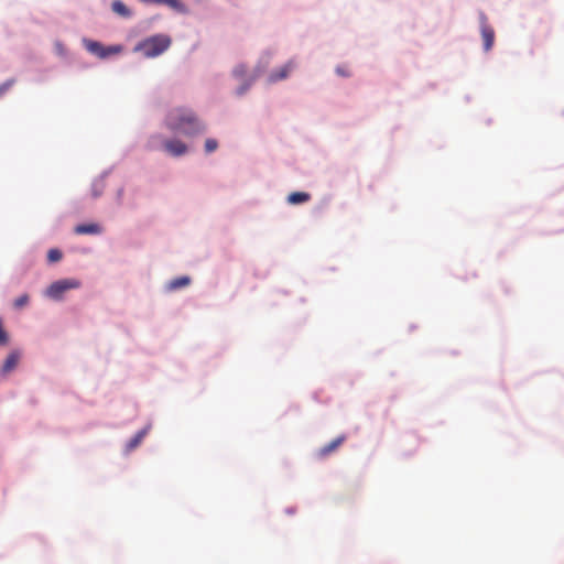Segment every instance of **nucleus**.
Returning a JSON list of instances; mask_svg holds the SVG:
<instances>
[{
	"mask_svg": "<svg viewBox=\"0 0 564 564\" xmlns=\"http://www.w3.org/2000/svg\"><path fill=\"white\" fill-rule=\"evenodd\" d=\"M166 126L171 131L181 132L187 137H194L205 131L204 123L189 109L177 108L166 117Z\"/></svg>",
	"mask_w": 564,
	"mask_h": 564,
	"instance_id": "obj_1",
	"label": "nucleus"
},
{
	"mask_svg": "<svg viewBox=\"0 0 564 564\" xmlns=\"http://www.w3.org/2000/svg\"><path fill=\"white\" fill-rule=\"evenodd\" d=\"M171 45V37L165 34L150 36L135 46L143 56L148 58L156 57L164 53Z\"/></svg>",
	"mask_w": 564,
	"mask_h": 564,
	"instance_id": "obj_2",
	"label": "nucleus"
},
{
	"mask_svg": "<svg viewBox=\"0 0 564 564\" xmlns=\"http://www.w3.org/2000/svg\"><path fill=\"white\" fill-rule=\"evenodd\" d=\"M80 281L76 279H63L52 283L45 291V295L52 300L59 301L65 292L80 288Z\"/></svg>",
	"mask_w": 564,
	"mask_h": 564,
	"instance_id": "obj_3",
	"label": "nucleus"
},
{
	"mask_svg": "<svg viewBox=\"0 0 564 564\" xmlns=\"http://www.w3.org/2000/svg\"><path fill=\"white\" fill-rule=\"evenodd\" d=\"M84 45L89 53L98 56L99 58H107L108 56L119 54L122 51L120 45L104 46L100 42L93 40H85Z\"/></svg>",
	"mask_w": 564,
	"mask_h": 564,
	"instance_id": "obj_4",
	"label": "nucleus"
},
{
	"mask_svg": "<svg viewBox=\"0 0 564 564\" xmlns=\"http://www.w3.org/2000/svg\"><path fill=\"white\" fill-rule=\"evenodd\" d=\"M163 147L164 150L172 156H181L187 152V145L177 139L165 140Z\"/></svg>",
	"mask_w": 564,
	"mask_h": 564,
	"instance_id": "obj_5",
	"label": "nucleus"
},
{
	"mask_svg": "<svg viewBox=\"0 0 564 564\" xmlns=\"http://www.w3.org/2000/svg\"><path fill=\"white\" fill-rule=\"evenodd\" d=\"M480 32L481 37L484 41V48L486 52L491 50L495 41V31L494 29L487 23L486 17H482L481 19V25H480Z\"/></svg>",
	"mask_w": 564,
	"mask_h": 564,
	"instance_id": "obj_6",
	"label": "nucleus"
},
{
	"mask_svg": "<svg viewBox=\"0 0 564 564\" xmlns=\"http://www.w3.org/2000/svg\"><path fill=\"white\" fill-rule=\"evenodd\" d=\"M345 440H346L345 435H340V436L336 437L330 443H328L325 446L321 447L317 451L316 456L318 458L327 457L328 455L334 453L345 442Z\"/></svg>",
	"mask_w": 564,
	"mask_h": 564,
	"instance_id": "obj_7",
	"label": "nucleus"
},
{
	"mask_svg": "<svg viewBox=\"0 0 564 564\" xmlns=\"http://www.w3.org/2000/svg\"><path fill=\"white\" fill-rule=\"evenodd\" d=\"M295 68V63L293 61H289L285 65H283L279 70L273 72L269 79L271 83H275L278 80H282L289 76V74Z\"/></svg>",
	"mask_w": 564,
	"mask_h": 564,
	"instance_id": "obj_8",
	"label": "nucleus"
},
{
	"mask_svg": "<svg viewBox=\"0 0 564 564\" xmlns=\"http://www.w3.org/2000/svg\"><path fill=\"white\" fill-rule=\"evenodd\" d=\"M19 360H20V354L18 351L10 352L2 365V368H1L2 372L8 373V372L12 371L17 367Z\"/></svg>",
	"mask_w": 564,
	"mask_h": 564,
	"instance_id": "obj_9",
	"label": "nucleus"
},
{
	"mask_svg": "<svg viewBox=\"0 0 564 564\" xmlns=\"http://www.w3.org/2000/svg\"><path fill=\"white\" fill-rule=\"evenodd\" d=\"M74 231L77 235H97L101 232V227L98 224H84L76 226Z\"/></svg>",
	"mask_w": 564,
	"mask_h": 564,
	"instance_id": "obj_10",
	"label": "nucleus"
},
{
	"mask_svg": "<svg viewBox=\"0 0 564 564\" xmlns=\"http://www.w3.org/2000/svg\"><path fill=\"white\" fill-rule=\"evenodd\" d=\"M189 284H191V278L187 275H183V276H178V278L171 280L167 283L166 289L169 291H176V290L186 288Z\"/></svg>",
	"mask_w": 564,
	"mask_h": 564,
	"instance_id": "obj_11",
	"label": "nucleus"
},
{
	"mask_svg": "<svg viewBox=\"0 0 564 564\" xmlns=\"http://www.w3.org/2000/svg\"><path fill=\"white\" fill-rule=\"evenodd\" d=\"M111 9L116 14L122 18L131 17L130 9L121 0H113L111 3Z\"/></svg>",
	"mask_w": 564,
	"mask_h": 564,
	"instance_id": "obj_12",
	"label": "nucleus"
},
{
	"mask_svg": "<svg viewBox=\"0 0 564 564\" xmlns=\"http://www.w3.org/2000/svg\"><path fill=\"white\" fill-rule=\"evenodd\" d=\"M310 194L305 192H293L288 196V202L292 205L302 204L310 199Z\"/></svg>",
	"mask_w": 564,
	"mask_h": 564,
	"instance_id": "obj_13",
	"label": "nucleus"
},
{
	"mask_svg": "<svg viewBox=\"0 0 564 564\" xmlns=\"http://www.w3.org/2000/svg\"><path fill=\"white\" fill-rule=\"evenodd\" d=\"M63 258V253L61 249H50V252L47 254V260L50 262H57Z\"/></svg>",
	"mask_w": 564,
	"mask_h": 564,
	"instance_id": "obj_14",
	"label": "nucleus"
},
{
	"mask_svg": "<svg viewBox=\"0 0 564 564\" xmlns=\"http://www.w3.org/2000/svg\"><path fill=\"white\" fill-rule=\"evenodd\" d=\"M144 434V431H140L139 433H137V435L129 442L128 448L134 449L141 443Z\"/></svg>",
	"mask_w": 564,
	"mask_h": 564,
	"instance_id": "obj_15",
	"label": "nucleus"
},
{
	"mask_svg": "<svg viewBox=\"0 0 564 564\" xmlns=\"http://www.w3.org/2000/svg\"><path fill=\"white\" fill-rule=\"evenodd\" d=\"M217 148H218L217 140L212 139V138L206 139V141H205V152L206 153H212V152L216 151Z\"/></svg>",
	"mask_w": 564,
	"mask_h": 564,
	"instance_id": "obj_16",
	"label": "nucleus"
},
{
	"mask_svg": "<svg viewBox=\"0 0 564 564\" xmlns=\"http://www.w3.org/2000/svg\"><path fill=\"white\" fill-rule=\"evenodd\" d=\"M14 83L15 80L11 78L0 85V98L4 96V94L14 85Z\"/></svg>",
	"mask_w": 564,
	"mask_h": 564,
	"instance_id": "obj_17",
	"label": "nucleus"
},
{
	"mask_svg": "<svg viewBox=\"0 0 564 564\" xmlns=\"http://www.w3.org/2000/svg\"><path fill=\"white\" fill-rule=\"evenodd\" d=\"M9 341V336L6 329L3 328L2 319L0 318V345H7Z\"/></svg>",
	"mask_w": 564,
	"mask_h": 564,
	"instance_id": "obj_18",
	"label": "nucleus"
},
{
	"mask_svg": "<svg viewBox=\"0 0 564 564\" xmlns=\"http://www.w3.org/2000/svg\"><path fill=\"white\" fill-rule=\"evenodd\" d=\"M29 302V296L28 295H21L20 297H18L15 301H14V306L17 308H21L23 307L24 305H26V303Z\"/></svg>",
	"mask_w": 564,
	"mask_h": 564,
	"instance_id": "obj_19",
	"label": "nucleus"
},
{
	"mask_svg": "<svg viewBox=\"0 0 564 564\" xmlns=\"http://www.w3.org/2000/svg\"><path fill=\"white\" fill-rule=\"evenodd\" d=\"M336 73L343 77H349L351 75L349 69L346 66H337Z\"/></svg>",
	"mask_w": 564,
	"mask_h": 564,
	"instance_id": "obj_20",
	"label": "nucleus"
},
{
	"mask_svg": "<svg viewBox=\"0 0 564 564\" xmlns=\"http://www.w3.org/2000/svg\"><path fill=\"white\" fill-rule=\"evenodd\" d=\"M246 74V68L245 66L240 65V66H237L235 69H234V75L236 77H243Z\"/></svg>",
	"mask_w": 564,
	"mask_h": 564,
	"instance_id": "obj_21",
	"label": "nucleus"
},
{
	"mask_svg": "<svg viewBox=\"0 0 564 564\" xmlns=\"http://www.w3.org/2000/svg\"><path fill=\"white\" fill-rule=\"evenodd\" d=\"M249 85H250V84L241 86V87L238 89V95H242V94H245V93H246V90L248 89Z\"/></svg>",
	"mask_w": 564,
	"mask_h": 564,
	"instance_id": "obj_22",
	"label": "nucleus"
}]
</instances>
